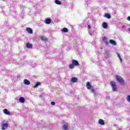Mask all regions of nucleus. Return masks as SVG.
<instances>
[{
  "instance_id": "1",
  "label": "nucleus",
  "mask_w": 130,
  "mask_h": 130,
  "mask_svg": "<svg viewBox=\"0 0 130 130\" xmlns=\"http://www.w3.org/2000/svg\"><path fill=\"white\" fill-rule=\"evenodd\" d=\"M110 85L112 87V91L114 92L117 91V86H116V83H115V82L111 81L110 82Z\"/></svg>"
},
{
  "instance_id": "2",
  "label": "nucleus",
  "mask_w": 130,
  "mask_h": 130,
  "mask_svg": "<svg viewBox=\"0 0 130 130\" xmlns=\"http://www.w3.org/2000/svg\"><path fill=\"white\" fill-rule=\"evenodd\" d=\"M116 79L121 85H123V84H124V81L123 80V79H122L121 78V77H120L118 75H116Z\"/></svg>"
},
{
  "instance_id": "3",
  "label": "nucleus",
  "mask_w": 130,
  "mask_h": 130,
  "mask_svg": "<svg viewBox=\"0 0 130 130\" xmlns=\"http://www.w3.org/2000/svg\"><path fill=\"white\" fill-rule=\"evenodd\" d=\"M96 90H97L96 88H92L91 89V91L92 93H93V96L94 97H96L97 95H98V92H96Z\"/></svg>"
},
{
  "instance_id": "4",
  "label": "nucleus",
  "mask_w": 130,
  "mask_h": 130,
  "mask_svg": "<svg viewBox=\"0 0 130 130\" xmlns=\"http://www.w3.org/2000/svg\"><path fill=\"white\" fill-rule=\"evenodd\" d=\"M72 63L75 66L77 67L79 65V62L77 60L73 59L72 61Z\"/></svg>"
},
{
  "instance_id": "5",
  "label": "nucleus",
  "mask_w": 130,
  "mask_h": 130,
  "mask_svg": "<svg viewBox=\"0 0 130 130\" xmlns=\"http://www.w3.org/2000/svg\"><path fill=\"white\" fill-rule=\"evenodd\" d=\"M3 112L4 114H6V115H11V112L8 110L7 109H4L3 110Z\"/></svg>"
},
{
  "instance_id": "6",
  "label": "nucleus",
  "mask_w": 130,
  "mask_h": 130,
  "mask_svg": "<svg viewBox=\"0 0 130 130\" xmlns=\"http://www.w3.org/2000/svg\"><path fill=\"white\" fill-rule=\"evenodd\" d=\"M102 27L104 28V29H107V27H108V24L106 22H104L102 23Z\"/></svg>"
},
{
  "instance_id": "7",
  "label": "nucleus",
  "mask_w": 130,
  "mask_h": 130,
  "mask_svg": "<svg viewBox=\"0 0 130 130\" xmlns=\"http://www.w3.org/2000/svg\"><path fill=\"white\" fill-rule=\"evenodd\" d=\"M8 126H9V125L8 124V123H4L2 124V129L5 130L6 129V128L8 127Z\"/></svg>"
},
{
  "instance_id": "8",
  "label": "nucleus",
  "mask_w": 130,
  "mask_h": 130,
  "mask_svg": "<svg viewBox=\"0 0 130 130\" xmlns=\"http://www.w3.org/2000/svg\"><path fill=\"white\" fill-rule=\"evenodd\" d=\"M26 30L29 34H32L33 33V30H32V29L30 27H26Z\"/></svg>"
},
{
  "instance_id": "9",
  "label": "nucleus",
  "mask_w": 130,
  "mask_h": 130,
  "mask_svg": "<svg viewBox=\"0 0 130 130\" xmlns=\"http://www.w3.org/2000/svg\"><path fill=\"white\" fill-rule=\"evenodd\" d=\"M103 41L106 44V45H108V41H107V38L105 37L103 38Z\"/></svg>"
},
{
  "instance_id": "10",
  "label": "nucleus",
  "mask_w": 130,
  "mask_h": 130,
  "mask_svg": "<svg viewBox=\"0 0 130 130\" xmlns=\"http://www.w3.org/2000/svg\"><path fill=\"white\" fill-rule=\"evenodd\" d=\"M104 17H105V18H107V19H111V15L109 13H105Z\"/></svg>"
},
{
  "instance_id": "11",
  "label": "nucleus",
  "mask_w": 130,
  "mask_h": 130,
  "mask_svg": "<svg viewBox=\"0 0 130 130\" xmlns=\"http://www.w3.org/2000/svg\"><path fill=\"white\" fill-rule=\"evenodd\" d=\"M98 122L99 124H101V125H104V124H105V122H104V120L102 119H99Z\"/></svg>"
},
{
  "instance_id": "12",
  "label": "nucleus",
  "mask_w": 130,
  "mask_h": 130,
  "mask_svg": "<svg viewBox=\"0 0 130 130\" xmlns=\"http://www.w3.org/2000/svg\"><path fill=\"white\" fill-rule=\"evenodd\" d=\"M71 81L72 83H77L78 82V78L76 77H73L71 78Z\"/></svg>"
},
{
  "instance_id": "13",
  "label": "nucleus",
  "mask_w": 130,
  "mask_h": 130,
  "mask_svg": "<svg viewBox=\"0 0 130 130\" xmlns=\"http://www.w3.org/2000/svg\"><path fill=\"white\" fill-rule=\"evenodd\" d=\"M23 84H24V85H30V81L29 80H28V79H24L23 81Z\"/></svg>"
},
{
  "instance_id": "14",
  "label": "nucleus",
  "mask_w": 130,
  "mask_h": 130,
  "mask_svg": "<svg viewBox=\"0 0 130 130\" xmlns=\"http://www.w3.org/2000/svg\"><path fill=\"white\" fill-rule=\"evenodd\" d=\"M46 24H50L51 23V19L50 18H46L45 20Z\"/></svg>"
},
{
  "instance_id": "15",
  "label": "nucleus",
  "mask_w": 130,
  "mask_h": 130,
  "mask_svg": "<svg viewBox=\"0 0 130 130\" xmlns=\"http://www.w3.org/2000/svg\"><path fill=\"white\" fill-rule=\"evenodd\" d=\"M86 87L88 90H90L91 88H92V85H91V84L89 82H87L86 84Z\"/></svg>"
},
{
  "instance_id": "16",
  "label": "nucleus",
  "mask_w": 130,
  "mask_h": 130,
  "mask_svg": "<svg viewBox=\"0 0 130 130\" xmlns=\"http://www.w3.org/2000/svg\"><path fill=\"white\" fill-rule=\"evenodd\" d=\"M19 102L20 103H25V99L23 97H20L19 98Z\"/></svg>"
},
{
  "instance_id": "17",
  "label": "nucleus",
  "mask_w": 130,
  "mask_h": 130,
  "mask_svg": "<svg viewBox=\"0 0 130 130\" xmlns=\"http://www.w3.org/2000/svg\"><path fill=\"white\" fill-rule=\"evenodd\" d=\"M109 42L111 44H113V45H116V42L113 40H110Z\"/></svg>"
},
{
  "instance_id": "18",
  "label": "nucleus",
  "mask_w": 130,
  "mask_h": 130,
  "mask_svg": "<svg viewBox=\"0 0 130 130\" xmlns=\"http://www.w3.org/2000/svg\"><path fill=\"white\" fill-rule=\"evenodd\" d=\"M62 127H63V129H64V130L69 129V126H68V124H64L62 125Z\"/></svg>"
},
{
  "instance_id": "19",
  "label": "nucleus",
  "mask_w": 130,
  "mask_h": 130,
  "mask_svg": "<svg viewBox=\"0 0 130 130\" xmlns=\"http://www.w3.org/2000/svg\"><path fill=\"white\" fill-rule=\"evenodd\" d=\"M62 32L63 33H67V32H69V29L67 28L64 27L62 30Z\"/></svg>"
},
{
  "instance_id": "20",
  "label": "nucleus",
  "mask_w": 130,
  "mask_h": 130,
  "mask_svg": "<svg viewBox=\"0 0 130 130\" xmlns=\"http://www.w3.org/2000/svg\"><path fill=\"white\" fill-rule=\"evenodd\" d=\"M32 44H30V43H27L26 44V48H29L30 49L32 47Z\"/></svg>"
},
{
  "instance_id": "21",
  "label": "nucleus",
  "mask_w": 130,
  "mask_h": 130,
  "mask_svg": "<svg viewBox=\"0 0 130 130\" xmlns=\"http://www.w3.org/2000/svg\"><path fill=\"white\" fill-rule=\"evenodd\" d=\"M104 55L106 56V58H107V57H109V52L108 51H106Z\"/></svg>"
},
{
  "instance_id": "22",
  "label": "nucleus",
  "mask_w": 130,
  "mask_h": 130,
  "mask_svg": "<svg viewBox=\"0 0 130 130\" xmlns=\"http://www.w3.org/2000/svg\"><path fill=\"white\" fill-rule=\"evenodd\" d=\"M41 39L42 41H47V38H45L44 36L41 37Z\"/></svg>"
},
{
  "instance_id": "23",
  "label": "nucleus",
  "mask_w": 130,
  "mask_h": 130,
  "mask_svg": "<svg viewBox=\"0 0 130 130\" xmlns=\"http://www.w3.org/2000/svg\"><path fill=\"white\" fill-rule=\"evenodd\" d=\"M41 85V82H37L36 85L34 86V88H37L38 86H40Z\"/></svg>"
},
{
  "instance_id": "24",
  "label": "nucleus",
  "mask_w": 130,
  "mask_h": 130,
  "mask_svg": "<svg viewBox=\"0 0 130 130\" xmlns=\"http://www.w3.org/2000/svg\"><path fill=\"white\" fill-rule=\"evenodd\" d=\"M55 3L56 5H61V2H60V1H58V0H55Z\"/></svg>"
},
{
  "instance_id": "25",
  "label": "nucleus",
  "mask_w": 130,
  "mask_h": 130,
  "mask_svg": "<svg viewBox=\"0 0 130 130\" xmlns=\"http://www.w3.org/2000/svg\"><path fill=\"white\" fill-rule=\"evenodd\" d=\"M117 56L120 59V62H122V59L121 58V57L120 56V55L119 54V53H117Z\"/></svg>"
},
{
  "instance_id": "26",
  "label": "nucleus",
  "mask_w": 130,
  "mask_h": 130,
  "mask_svg": "<svg viewBox=\"0 0 130 130\" xmlns=\"http://www.w3.org/2000/svg\"><path fill=\"white\" fill-rule=\"evenodd\" d=\"M75 68L74 65L73 64V63H72V64H70L69 65V69H71V70H73V69H74Z\"/></svg>"
},
{
  "instance_id": "27",
  "label": "nucleus",
  "mask_w": 130,
  "mask_h": 130,
  "mask_svg": "<svg viewBox=\"0 0 130 130\" xmlns=\"http://www.w3.org/2000/svg\"><path fill=\"white\" fill-rule=\"evenodd\" d=\"M91 1L92 0H86L85 2H86V4L87 5H89V4H90L91 3Z\"/></svg>"
},
{
  "instance_id": "28",
  "label": "nucleus",
  "mask_w": 130,
  "mask_h": 130,
  "mask_svg": "<svg viewBox=\"0 0 130 130\" xmlns=\"http://www.w3.org/2000/svg\"><path fill=\"white\" fill-rule=\"evenodd\" d=\"M126 100H127V102L130 103V95H129L127 96Z\"/></svg>"
},
{
  "instance_id": "29",
  "label": "nucleus",
  "mask_w": 130,
  "mask_h": 130,
  "mask_svg": "<svg viewBox=\"0 0 130 130\" xmlns=\"http://www.w3.org/2000/svg\"><path fill=\"white\" fill-rule=\"evenodd\" d=\"M51 105H55V102H51Z\"/></svg>"
},
{
  "instance_id": "30",
  "label": "nucleus",
  "mask_w": 130,
  "mask_h": 130,
  "mask_svg": "<svg viewBox=\"0 0 130 130\" xmlns=\"http://www.w3.org/2000/svg\"><path fill=\"white\" fill-rule=\"evenodd\" d=\"M127 20L128 21H130V16H128V17H127Z\"/></svg>"
},
{
  "instance_id": "31",
  "label": "nucleus",
  "mask_w": 130,
  "mask_h": 130,
  "mask_svg": "<svg viewBox=\"0 0 130 130\" xmlns=\"http://www.w3.org/2000/svg\"><path fill=\"white\" fill-rule=\"evenodd\" d=\"M87 27L88 29H91V25H88Z\"/></svg>"
},
{
  "instance_id": "32",
  "label": "nucleus",
  "mask_w": 130,
  "mask_h": 130,
  "mask_svg": "<svg viewBox=\"0 0 130 130\" xmlns=\"http://www.w3.org/2000/svg\"><path fill=\"white\" fill-rule=\"evenodd\" d=\"M34 63V64H33L32 67L34 68H35V67H36V63Z\"/></svg>"
},
{
  "instance_id": "33",
  "label": "nucleus",
  "mask_w": 130,
  "mask_h": 130,
  "mask_svg": "<svg viewBox=\"0 0 130 130\" xmlns=\"http://www.w3.org/2000/svg\"><path fill=\"white\" fill-rule=\"evenodd\" d=\"M89 35H90L91 36H92V34L91 33H89Z\"/></svg>"
}]
</instances>
